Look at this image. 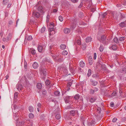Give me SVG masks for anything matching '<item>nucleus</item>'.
<instances>
[{
  "instance_id": "f257e3e1",
  "label": "nucleus",
  "mask_w": 126,
  "mask_h": 126,
  "mask_svg": "<svg viewBox=\"0 0 126 126\" xmlns=\"http://www.w3.org/2000/svg\"><path fill=\"white\" fill-rule=\"evenodd\" d=\"M54 48H55V47L54 45H52L50 46V53L51 54H52V55H51L52 57L55 61H57V62H62L63 61L62 59H58V58H57V57H56L54 55H55L54 52H55V50L54 49Z\"/></svg>"
},
{
  "instance_id": "f03ea898",
  "label": "nucleus",
  "mask_w": 126,
  "mask_h": 126,
  "mask_svg": "<svg viewBox=\"0 0 126 126\" xmlns=\"http://www.w3.org/2000/svg\"><path fill=\"white\" fill-rule=\"evenodd\" d=\"M99 41L104 44L107 45L108 43V40L106 39V36L104 35L101 36V39Z\"/></svg>"
},
{
  "instance_id": "7ed1b4c3",
  "label": "nucleus",
  "mask_w": 126,
  "mask_h": 126,
  "mask_svg": "<svg viewBox=\"0 0 126 126\" xmlns=\"http://www.w3.org/2000/svg\"><path fill=\"white\" fill-rule=\"evenodd\" d=\"M39 70L42 73L44 76L43 77V78L44 79L47 75V70L46 69L45 67H42L39 69Z\"/></svg>"
},
{
  "instance_id": "20e7f679",
  "label": "nucleus",
  "mask_w": 126,
  "mask_h": 126,
  "mask_svg": "<svg viewBox=\"0 0 126 126\" xmlns=\"http://www.w3.org/2000/svg\"><path fill=\"white\" fill-rule=\"evenodd\" d=\"M38 50L39 51L41 52H43L45 50V48L42 46L39 45L38 47Z\"/></svg>"
},
{
  "instance_id": "39448f33",
  "label": "nucleus",
  "mask_w": 126,
  "mask_h": 126,
  "mask_svg": "<svg viewBox=\"0 0 126 126\" xmlns=\"http://www.w3.org/2000/svg\"><path fill=\"white\" fill-rule=\"evenodd\" d=\"M11 36V34L9 33L8 36L6 38L3 37L2 38V40L3 41L5 42H8L9 40V39L10 38V37Z\"/></svg>"
},
{
  "instance_id": "423d86ee",
  "label": "nucleus",
  "mask_w": 126,
  "mask_h": 126,
  "mask_svg": "<svg viewBox=\"0 0 126 126\" xmlns=\"http://www.w3.org/2000/svg\"><path fill=\"white\" fill-rule=\"evenodd\" d=\"M32 15L33 16H34L38 18L40 14L37 12L34 11L32 13Z\"/></svg>"
},
{
  "instance_id": "0eeeda50",
  "label": "nucleus",
  "mask_w": 126,
  "mask_h": 126,
  "mask_svg": "<svg viewBox=\"0 0 126 126\" xmlns=\"http://www.w3.org/2000/svg\"><path fill=\"white\" fill-rule=\"evenodd\" d=\"M23 86L22 84L18 83L16 86V88L19 91L23 89Z\"/></svg>"
},
{
  "instance_id": "6e6552de",
  "label": "nucleus",
  "mask_w": 126,
  "mask_h": 126,
  "mask_svg": "<svg viewBox=\"0 0 126 126\" xmlns=\"http://www.w3.org/2000/svg\"><path fill=\"white\" fill-rule=\"evenodd\" d=\"M18 113H15L14 114V117L15 120V121H18V120L19 119L18 118Z\"/></svg>"
},
{
  "instance_id": "1a4fd4ad",
  "label": "nucleus",
  "mask_w": 126,
  "mask_h": 126,
  "mask_svg": "<svg viewBox=\"0 0 126 126\" xmlns=\"http://www.w3.org/2000/svg\"><path fill=\"white\" fill-rule=\"evenodd\" d=\"M70 96H67L65 97L64 98V100L65 102L66 103H68L69 102L70 99Z\"/></svg>"
},
{
  "instance_id": "9d476101",
  "label": "nucleus",
  "mask_w": 126,
  "mask_h": 126,
  "mask_svg": "<svg viewBox=\"0 0 126 126\" xmlns=\"http://www.w3.org/2000/svg\"><path fill=\"white\" fill-rule=\"evenodd\" d=\"M88 62L90 65H92L93 63V61L92 57L91 56H90L89 57Z\"/></svg>"
},
{
  "instance_id": "9b49d317",
  "label": "nucleus",
  "mask_w": 126,
  "mask_h": 126,
  "mask_svg": "<svg viewBox=\"0 0 126 126\" xmlns=\"http://www.w3.org/2000/svg\"><path fill=\"white\" fill-rule=\"evenodd\" d=\"M76 22H75L73 23L71 25L70 28L72 30L74 29L76 26Z\"/></svg>"
},
{
  "instance_id": "f8f14e48",
  "label": "nucleus",
  "mask_w": 126,
  "mask_h": 126,
  "mask_svg": "<svg viewBox=\"0 0 126 126\" xmlns=\"http://www.w3.org/2000/svg\"><path fill=\"white\" fill-rule=\"evenodd\" d=\"M90 81L91 82L92 84L94 86H96L97 84V82L96 81H94L92 79H91Z\"/></svg>"
},
{
  "instance_id": "ddd939ff",
  "label": "nucleus",
  "mask_w": 126,
  "mask_h": 126,
  "mask_svg": "<svg viewBox=\"0 0 126 126\" xmlns=\"http://www.w3.org/2000/svg\"><path fill=\"white\" fill-rule=\"evenodd\" d=\"M92 77L93 78H94L95 79H97V78H99V75L98 73L93 74Z\"/></svg>"
},
{
  "instance_id": "4468645a",
  "label": "nucleus",
  "mask_w": 126,
  "mask_h": 126,
  "mask_svg": "<svg viewBox=\"0 0 126 126\" xmlns=\"http://www.w3.org/2000/svg\"><path fill=\"white\" fill-rule=\"evenodd\" d=\"M69 68L70 70L72 73V74L74 73L75 71L74 68L72 67L70 64L69 65Z\"/></svg>"
},
{
  "instance_id": "2eb2a0df",
  "label": "nucleus",
  "mask_w": 126,
  "mask_h": 126,
  "mask_svg": "<svg viewBox=\"0 0 126 126\" xmlns=\"http://www.w3.org/2000/svg\"><path fill=\"white\" fill-rule=\"evenodd\" d=\"M32 66L34 68L36 69L38 67V65L37 63L35 62L33 64Z\"/></svg>"
},
{
  "instance_id": "dca6fc26",
  "label": "nucleus",
  "mask_w": 126,
  "mask_h": 126,
  "mask_svg": "<svg viewBox=\"0 0 126 126\" xmlns=\"http://www.w3.org/2000/svg\"><path fill=\"white\" fill-rule=\"evenodd\" d=\"M38 10L40 11L41 12L43 13L42 14L44 13V12L43 11V8L42 6H39L37 9Z\"/></svg>"
},
{
  "instance_id": "f3484780",
  "label": "nucleus",
  "mask_w": 126,
  "mask_h": 126,
  "mask_svg": "<svg viewBox=\"0 0 126 126\" xmlns=\"http://www.w3.org/2000/svg\"><path fill=\"white\" fill-rule=\"evenodd\" d=\"M63 31L65 33H68L70 32V30L69 29L65 28L64 29Z\"/></svg>"
},
{
  "instance_id": "a211bd4d",
  "label": "nucleus",
  "mask_w": 126,
  "mask_h": 126,
  "mask_svg": "<svg viewBox=\"0 0 126 126\" xmlns=\"http://www.w3.org/2000/svg\"><path fill=\"white\" fill-rule=\"evenodd\" d=\"M96 99L97 98L96 97H92L90 98V101L91 103H93L94 102Z\"/></svg>"
},
{
  "instance_id": "6ab92c4d",
  "label": "nucleus",
  "mask_w": 126,
  "mask_h": 126,
  "mask_svg": "<svg viewBox=\"0 0 126 126\" xmlns=\"http://www.w3.org/2000/svg\"><path fill=\"white\" fill-rule=\"evenodd\" d=\"M80 66L82 68L84 67L85 65V63L83 61H81L79 63Z\"/></svg>"
},
{
  "instance_id": "aec40b11",
  "label": "nucleus",
  "mask_w": 126,
  "mask_h": 126,
  "mask_svg": "<svg viewBox=\"0 0 126 126\" xmlns=\"http://www.w3.org/2000/svg\"><path fill=\"white\" fill-rule=\"evenodd\" d=\"M92 38L90 37H87L85 41L86 42L88 43L91 41Z\"/></svg>"
},
{
  "instance_id": "412c9836",
  "label": "nucleus",
  "mask_w": 126,
  "mask_h": 126,
  "mask_svg": "<svg viewBox=\"0 0 126 126\" xmlns=\"http://www.w3.org/2000/svg\"><path fill=\"white\" fill-rule=\"evenodd\" d=\"M60 48L61 49H64L66 48V46L64 44H62L60 45Z\"/></svg>"
},
{
  "instance_id": "4be33fe9",
  "label": "nucleus",
  "mask_w": 126,
  "mask_h": 126,
  "mask_svg": "<svg viewBox=\"0 0 126 126\" xmlns=\"http://www.w3.org/2000/svg\"><path fill=\"white\" fill-rule=\"evenodd\" d=\"M37 87L38 89H41L42 87V85L40 83H38L37 84Z\"/></svg>"
},
{
  "instance_id": "5701e85b",
  "label": "nucleus",
  "mask_w": 126,
  "mask_h": 126,
  "mask_svg": "<svg viewBox=\"0 0 126 126\" xmlns=\"http://www.w3.org/2000/svg\"><path fill=\"white\" fill-rule=\"evenodd\" d=\"M119 25L122 28H123L126 26V24L124 22H122Z\"/></svg>"
},
{
  "instance_id": "b1692460",
  "label": "nucleus",
  "mask_w": 126,
  "mask_h": 126,
  "mask_svg": "<svg viewBox=\"0 0 126 126\" xmlns=\"http://www.w3.org/2000/svg\"><path fill=\"white\" fill-rule=\"evenodd\" d=\"M29 110L30 112H32L33 111L34 108L32 106H30L29 107Z\"/></svg>"
},
{
  "instance_id": "393cba45",
  "label": "nucleus",
  "mask_w": 126,
  "mask_h": 126,
  "mask_svg": "<svg viewBox=\"0 0 126 126\" xmlns=\"http://www.w3.org/2000/svg\"><path fill=\"white\" fill-rule=\"evenodd\" d=\"M120 71L121 72L124 74L126 73V68L125 67L123 68Z\"/></svg>"
},
{
  "instance_id": "a878e982",
  "label": "nucleus",
  "mask_w": 126,
  "mask_h": 126,
  "mask_svg": "<svg viewBox=\"0 0 126 126\" xmlns=\"http://www.w3.org/2000/svg\"><path fill=\"white\" fill-rule=\"evenodd\" d=\"M26 122L28 123V124H29V125H30L31 126H32L33 125V123L32 121H30L29 120H27Z\"/></svg>"
},
{
  "instance_id": "bb28decb",
  "label": "nucleus",
  "mask_w": 126,
  "mask_h": 126,
  "mask_svg": "<svg viewBox=\"0 0 126 126\" xmlns=\"http://www.w3.org/2000/svg\"><path fill=\"white\" fill-rule=\"evenodd\" d=\"M113 50H115L117 48V47L116 45H113L111 47Z\"/></svg>"
},
{
  "instance_id": "cd10ccee",
  "label": "nucleus",
  "mask_w": 126,
  "mask_h": 126,
  "mask_svg": "<svg viewBox=\"0 0 126 126\" xmlns=\"http://www.w3.org/2000/svg\"><path fill=\"white\" fill-rule=\"evenodd\" d=\"M70 114L71 115L74 116L75 114V110H71L70 111Z\"/></svg>"
},
{
  "instance_id": "c85d7f7f",
  "label": "nucleus",
  "mask_w": 126,
  "mask_h": 126,
  "mask_svg": "<svg viewBox=\"0 0 126 126\" xmlns=\"http://www.w3.org/2000/svg\"><path fill=\"white\" fill-rule=\"evenodd\" d=\"M102 68L103 70L104 71H106L107 70V68L106 65L104 64H103L102 65Z\"/></svg>"
},
{
  "instance_id": "c756f323",
  "label": "nucleus",
  "mask_w": 126,
  "mask_h": 126,
  "mask_svg": "<svg viewBox=\"0 0 126 126\" xmlns=\"http://www.w3.org/2000/svg\"><path fill=\"white\" fill-rule=\"evenodd\" d=\"M113 41L116 44L119 43V40L117 37H115L113 39Z\"/></svg>"
},
{
  "instance_id": "7c9ffc66",
  "label": "nucleus",
  "mask_w": 126,
  "mask_h": 126,
  "mask_svg": "<svg viewBox=\"0 0 126 126\" xmlns=\"http://www.w3.org/2000/svg\"><path fill=\"white\" fill-rule=\"evenodd\" d=\"M80 96L78 94H76L75 96H74V98L75 99H78L79 98Z\"/></svg>"
},
{
  "instance_id": "2f4dec72",
  "label": "nucleus",
  "mask_w": 126,
  "mask_h": 126,
  "mask_svg": "<svg viewBox=\"0 0 126 126\" xmlns=\"http://www.w3.org/2000/svg\"><path fill=\"white\" fill-rule=\"evenodd\" d=\"M42 92L43 94L44 95H46L47 94V91L45 89H43L42 90Z\"/></svg>"
},
{
  "instance_id": "473e14b6",
  "label": "nucleus",
  "mask_w": 126,
  "mask_h": 126,
  "mask_svg": "<svg viewBox=\"0 0 126 126\" xmlns=\"http://www.w3.org/2000/svg\"><path fill=\"white\" fill-rule=\"evenodd\" d=\"M91 74V69H89L88 70V73L87 74V76L88 77H89Z\"/></svg>"
},
{
  "instance_id": "72a5a7b5",
  "label": "nucleus",
  "mask_w": 126,
  "mask_h": 126,
  "mask_svg": "<svg viewBox=\"0 0 126 126\" xmlns=\"http://www.w3.org/2000/svg\"><path fill=\"white\" fill-rule=\"evenodd\" d=\"M103 45H101L99 48L100 51L101 52H102L103 50Z\"/></svg>"
},
{
  "instance_id": "f704fd0d",
  "label": "nucleus",
  "mask_w": 126,
  "mask_h": 126,
  "mask_svg": "<svg viewBox=\"0 0 126 126\" xmlns=\"http://www.w3.org/2000/svg\"><path fill=\"white\" fill-rule=\"evenodd\" d=\"M29 117L31 118H32L34 117L33 114L32 113H30L29 114Z\"/></svg>"
},
{
  "instance_id": "c9c22d12",
  "label": "nucleus",
  "mask_w": 126,
  "mask_h": 126,
  "mask_svg": "<svg viewBox=\"0 0 126 126\" xmlns=\"http://www.w3.org/2000/svg\"><path fill=\"white\" fill-rule=\"evenodd\" d=\"M55 118L57 119H59L61 118L60 115L59 114H57L55 116Z\"/></svg>"
},
{
  "instance_id": "e433bc0d",
  "label": "nucleus",
  "mask_w": 126,
  "mask_h": 126,
  "mask_svg": "<svg viewBox=\"0 0 126 126\" xmlns=\"http://www.w3.org/2000/svg\"><path fill=\"white\" fill-rule=\"evenodd\" d=\"M66 50H64L62 53V54L64 55H65L68 54Z\"/></svg>"
},
{
  "instance_id": "4c0bfd02",
  "label": "nucleus",
  "mask_w": 126,
  "mask_h": 126,
  "mask_svg": "<svg viewBox=\"0 0 126 126\" xmlns=\"http://www.w3.org/2000/svg\"><path fill=\"white\" fill-rule=\"evenodd\" d=\"M8 2V0H4L3 1V3L4 5L7 4Z\"/></svg>"
},
{
  "instance_id": "58836bf2",
  "label": "nucleus",
  "mask_w": 126,
  "mask_h": 126,
  "mask_svg": "<svg viewBox=\"0 0 126 126\" xmlns=\"http://www.w3.org/2000/svg\"><path fill=\"white\" fill-rule=\"evenodd\" d=\"M46 84L47 85H49L50 83V82L48 80H47L45 82Z\"/></svg>"
},
{
  "instance_id": "ea45409f",
  "label": "nucleus",
  "mask_w": 126,
  "mask_h": 126,
  "mask_svg": "<svg viewBox=\"0 0 126 126\" xmlns=\"http://www.w3.org/2000/svg\"><path fill=\"white\" fill-rule=\"evenodd\" d=\"M60 94V92L58 91H56L54 92V94L56 96H59Z\"/></svg>"
},
{
  "instance_id": "a19ab883",
  "label": "nucleus",
  "mask_w": 126,
  "mask_h": 126,
  "mask_svg": "<svg viewBox=\"0 0 126 126\" xmlns=\"http://www.w3.org/2000/svg\"><path fill=\"white\" fill-rule=\"evenodd\" d=\"M54 29L53 27H50L48 29L49 32H51L52 31H54Z\"/></svg>"
},
{
  "instance_id": "79ce46f5",
  "label": "nucleus",
  "mask_w": 126,
  "mask_h": 126,
  "mask_svg": "<svg viewBox=\"0 0 126 126\" xmlns=\"http://www.w3.org/2000/svg\"><path fill=\"white\" fill-rule=\"evenodd\" d=\"M45 29H46V28L45 27H43L41 29V32H42V33H43V32H44L45 30Z\"/></svg>"
},
{
  "instance_id": "37998d69",
  "label": "nucleus",
  "mask_w": 126,
  "mask_h": 126,
  "mask_svg": "<svg viewBox=\"0 0 126 126\" xmlns=\"http://www.w3.org/2000/svg\"><path fill=\"white\" fill-rule=\"evenodd\" d=\"M31 51L32 54L34 55L36 53L35 50L34 49H32Z\"/></svg>"
},
{
  "instance_id": "c03bdc74",
  "label": "nucleus",
  "mask_w": 126,
  "mask_h": 126,
  "mask_svg": "<svg viewBox=\"0 0 126 126\" xmlns=\"http://www.w3.org/2000/svg\"><path fill=\"white\" fill-rule=\"evenodd\" d=\"M125 37H122L120 38L119 40L121 41H124L125 39Z\"/></svg>"
},
{
  "instance_id": "a18cd8bd",
  "label": "nucleus",
  "mask_w": 126,
  "mask_h": 126,
  "mask_svg": "<svg viewBox=\"0 0 126 126\" xmlns=\"http://www.w3.org/2000/svg\"><path fill=\"white\" fill-rule=\"evenodd\" d=\"M32 36L31 35L29 36L27 38V40L28 41H30L32 40Z\"/></svg>"
},
{
  "instance_id": "49530a36",
  "label": "nucleus",
  "mask_w": 126,
  "mask_h": 126,
  "mask_svg": "<svg viewBox=\"0 0 126 126\" xmlns=\"http://www.w3.org/2000/svg\"><path fill=\"white\" fill-rule=\"evenodd\" d=\"M59 19L61 22H62L63 21V19L62 17L61 16H60L59 17Z\"/></svg>"
},
{
  "instance_id": "de8ad7c7",
  "label": "nucleus",
  "mask_w": 126,
  "mask_h": 126,
  "mask_svg": "<svg viewBox=\"0 0 126 126\" xmlns=\"http://www.w3.org/2000/svg\"><path fill=\"white\" fill-rule=\"evenodd\" d=\"M72 84V81L69 82L67 83V86L68 87H70Z\"/></svg>"
},
{
  "instance_id": "09e8293b",
  "label": "nucleus",
  "mask_w": 126,
  "mask_h": 126,
  "mask_svg": "<svg viewBox=\"0 0 126 126\" xmlns=\"http://www.w3.org/2000/svg\"><path fill=\"white\" fill-rule=\"evenodd\" d=\"M25 120H23L21 122V126H24L25 125V122L24 121Z\"/></svg>"
},
{
  "instance_id": "8fccbe9b",
  "label": "nucleus",
  "mask_w": 126,
  "mask_h": 126,
  "mask_svg": "<svg viewBox=\"0 0 126 126\" xmlns=\"http://www.w3.org/2000/svg\"><path fill=\"white\" fill-rule=\"evenodd\" d=\"M50 27H54V24L53 23L50 22Z\"/></svg>"
},
{
  "instance_id": "3c124183",
  "label": "nucleus",
  "mask_w": 126,
  "mask_h": 126,
  "mask_svg": "<svg viewBox=\"0 0 126 126\" xmlns=\"http://www.w3.org/2000/svg\"><path fill=\"white\" fill-rule=\"evenodd\" d=\"M94 91L92 89H91L90 90V94H94Z\"/></svg>"
},
{
  "instance_id": "603ef678",
  "label": "nucleus",
  "mask_w": 126,
  "mask_h": 126,
  "mask_svg": "<svg viewBox=\"0 0 126 126\" xmlns=\"http://www.w3.org/2000/svg\"><path fill=\"white\" fill-rule=\"evenodd\" d=\"M49 17L50 16L49 15H47V22H49Z\"/></svg>"
},
{
  "instance_id": "864d4df0",
  "label": "nucleus",
  "mask_w": 126,
  "mask_h": 126,
  "mask_svg": "<svg viewBox=\"0 0 126 126\" xmlns=\"http://www.w3.org/2000/svg\"><path fill=\"white\" fill-rule=\"evenodd\" d=\"M107 13L106 12L104 13L102 15V17L103 18H104L107 15Z\"/></svg>"
},
{
  "instance_id": "5fc2aeb1",
  "label": "nucleus",
  "mask_w": 126,
  "mask_h": 126,
  "mask_svg": "<svg viewBox=\"0 0 126 126\" xmlns=\"http://www.w3.org/2000/svg\"><path fill=\"white\" fill-rule=\"evenodd\" d=\"M116 95V93L115 91H114L112 94L111 95L112 96H115Z\"/></svg>"
},
{
  "instance_id": "6e6d98bb",
  "label": "nucleus",
  "mask_w": 126,
  "mask_h": 126,
  "mask_svg": "<svg viewBox=\"0 0 126 126\" xmlns=\"http://www.w3.org/2000/svg\"><path fill=\"white\" fill-rule=\"evenodd\" d=\"M79 39H78V40L77 41V42L78 44L79 45H80L81 44V42L79 40Z\"/></svg>"
},
{
  "instance_id": "4d7b16f0",
  "label": "nucleus",
  "mask_w": 126,
  "mask_h": 126,
  "mask_svg": "<svg viewBox=\"0 0 126 126\" xmlns=\"http://www.w3.org/2000/svg\"><path fill=\"white\" fill-rule=\"evenodd\" d=\"M18 94V93L17 92H15L14 94V98H16L17 97V95Z\"/></svg>"
},
{
  "instance_id": "13d9d810",
  "label": "nucleus",
  "mask_w": 126,
  "mask_h": 126,
  "mask_svg": "<svg viewBox=\"0 0 126 126\" xmlns=\"http://www.w3.org/2000/svg\"><path fill=\"white\" fill-rule=\"evenodd\" d=\"M76 33L80 34L81 33V32L80 30H78L76 31Z\"/></svg>"
},
{
  "instance_id": "bf43d9fd",
  "label": "nucleus",
  "mask_w": 126,
  "mask_h": 126,
  "mask_svg": "<svg viewBox=\"0 0 126 126\" xmlns=\"http://www.w3.org/2000/svg\"><path fill=\"white\" fill-rule=\"evenodd\" d=\"M55 33V32L54 31H52L51 32H49V35H53Z\"/></svg>"
},
{
  "instance_id": "052dcab7",
  "label": "nucleus",
  "mask_w": 126,
  "mask_h": 126,
  "mask_svg": "<svg viewBox=\"0 0 126 126\" xmlns=\"http://www.w3.org/2000/svg\"><path fill=\"white\" fill-rule=\"evenodd\" d=\"M117 120V119L116 118H114L112 119V122H116Z\"/></svg>"
},
{
  "instance_id": "680f3d73",
  "label": "nucleus",
  "mask_w": 126,
  "mask_h": 126,
  "mask_svg": "<svg viewBox=\"0 0 126 126\" xmlns=\"http://www.w3.org/2000/svg\"><path fill=\"white\" fill-rule=\"evenodd\" d=\"M110 106L111 107H114V104L113 102H111L110 103Z\"/></svg>"
},
{
  "instance_id": "e2e57ef3",
  "label": "nucleus",
  "mask_w": 126,
  "mask_h": 126,
  "mask_svg": "<svg viewBox=\"0 0 126 126\" xmlns=\"http://www.w3.org/2000/svg\"><path fill=\"white\" fill-rule=\"evenodd\" d=\"M83 16V13H80L79 14V16L80 17H82Z\"/></svg>"
},
{
  "instance_id": "0e129e2a",
  "label": "nucleus",
  "mask_w": 126,
  "mask_h": 126,
  "mask_svg": "<svg viewBox=\"0 0 126 126\" xmlns=\"http://www.w3.org/2000/svg\"><path fill=\"white\" fill-rule=\"evenodd\" d=\"M96 54L95 53H94V60H95L96 59Z\"/></svg>"
},
{
  "instance_id": "69168bd1",
  "label": "nucleus",
  "mask_w": 126,
  "mask_h": 126,
  "mask_svg": "<svg viewBox=\"0 0 126 126\" xmlns=\"http://www.w3.org/2000/svg\"><path fill=\"white\" fill-rule=\"evenodd\" d=\"M79 23L81 25H85V23H83V22H82V21L81 22H80Z\"/></svg>"
},
{
  "instance_id": "338daca9",
  "label": "nucleus",
  "mask_w": 126,
  "mask_h": 126,
  "mask_svg": "<svg viewBox=\"0 0 126 126\" xmlns=\"http://www.w3.org/2000/svg\"><path fill=\"white\" fill-rule=\"evenodd\" d=\"M78 0H71V1L74 3H75L77 2Z\"/></svg>"
},
{
  "instance_id": "774afa93",
  "label": "nucleus",
  "mask_w": 126,
  "mask_h": 126,
  "mask_svg": "<svg viewBox=\"0 0 126 126\" xmlns=\"http://www.w3.org/2000/svg\"><path fill=\"white\" fill-rule=\"evenodd\" d=\"M37 106L38 107V108H41V104L40 103H38L37 104Z\"/></svg>"
}]
</instances>
